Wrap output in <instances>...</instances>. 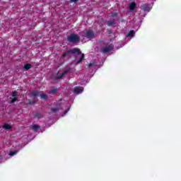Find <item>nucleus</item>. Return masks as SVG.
<instances>
[{
    "instance_id": "f257e3e1",
    "label": "nucleus",
    "mask_w": 181,
    "mask_h": 181,
    "mask_svg": "<svg viewBox=\"0 0 181 181\" xmlns=\"http://www.w3.org/2000/svg\"><path fill=\"white\" fill-rule=\"evenodd\" d=\"M70 53H76L78 57H76V59H79V60L77 61V64H80L82 62L83 60H84V54H81V51H80L78 49L75 48L73 49H71Z\"/></svg>"
},
{
    "instance_id": "6ab92c4d",
    "label": "nucleus",
    "mask_w": 181,
    "mask_h": 181,
    "mask_svg": "<svg viewBox=\"0 0 181 181\" xmlns=\"http://www.w3.org/2000/svg\"><path fill=\"white\" fill-rule=\"evenodd\" d=\"M39 94V92H37V90H34L33 92H32V95H33L34 97H36V95H37Z\"/></svg>"
},
{
    "instance_id": "9b49d317",
    "label": "nucleus",
    "mask_w": 181,
    "mask_h": 181,
    "mask_svg": "<svg viewBox=\"0 0 181 181\" xmlns=\"http://www.w3.org/2000/svg\"><path fill=\"white\" fill-rule=\"evenodd\" d=\"M69 71H70V70L67 69V70H65L64 72L62 73L61 76H59L57 79L59 78H62V77H64V75L65 74H67V73H69Z\"/></svg>"
},
{
    "instance_id": "f8f14e48",
    "label": "nucleus",
    "mask_w": 181,
    "mask_h": 181,
    "mask_svg": "<svg viewBox=\"0 0 181 181\" xmlns=\"http://www.w3.org/2000/svg\"><path fill=\"white\" fill-rule=\"evenodd\" d=\"M108 26H115V21H107Z\"/></svg>"
},
{
    "instance_id": "b1692460",
    "label": "nucleus",
    "mask_w": 181,
    "mask_h": 181,
    "mask_svg": "<svg viewBox=\"0 0 181 181\" xmlns=\"http://www.w3.org/2000/svg\"><path fill=\"white\" fill-rule=\"evenodd\" d=\"M71 2H77V0H71Z\"/></svg>"
},
{
    "instance_id": "aec40b11",
    "label": "nucleus",
    "mask_w": 181,
    "mask_h": 181,
    "mask_svg": "<svg viewBox=\"0 0 181 181\" xmlns=\"http://www.w3.org/2000/svg\"><path fill=\"white\" fill-rule=\"evenodd\" d=\"M88 67H95V63L90 62L88 65Z\"/></svg>"
},
{
    "instance_id": "4468645a",
    "label": "nucleus",
    "mask_w": 181,
    "mask_h": 181,
    "mask_svg": "<svg viewBox=\"0 0 181 181\" xmlns=\"http://www.w3.org/2000/svg\"><path fill=\"white\" fill-rule=\"evenodd\" d=\"M3 128L4 129H11V128H12V126H11L10 124H6L3 126Z\"/></svg>"
},
{
    "instance_id": "5701e85b",
    "label": "nucleus",
    "mask_w": 181,
    "mask_h": 181,
    "mask_svg": "<svg viewBox=\"0 0 181 181\" xmlns=\"http://www.w3.org/2000/svg\"><path fill=\"white\" fill-rule=\"evenodd\" d=\"M50 93H52V94H54V93H56V90H52Z\"/></svg>"
},
{
    "instance_id": "2eb2a0df",
    "label": "nucleus",
    "mask_w": 181,
    "mask_h": 181,
    "mask_svg": "<svg viewBox=\"0 0 181 181\" xmlns=\"http://www.w3.org/2000/svg\"><path fill=\"white\" fill-rule=\"evenodd\" d=\"M32 67V65L30 64H27L24 66V69L25 70H29V69H31Z\"/></svg>"
},
{
    "instance_id": "dca6fc26",
    "label": "nucleus",
    "mask_w": 181,
    "mask_h": 181,
    "mask_svg": "<svg viewBox=\"0 0 181 181\" xmlns=\"http://www.w3.org/2000/svg\"><path fill=\"white\" fill-rule=\"evenodd\" d=\"M35 118H42V113L40 112H37L34 115Z\"/></svg>"
},
{
    "instance_id": "20e7f679",
    "label": "nucleus",
    "mask_w": 181,
    "mask_h": 181,
    "mask_svg": "<svg viewBox=\"0 0 181 181\" xmlns=\"http://www.w3.org/2000/svg\"><path fill=\"white\" fill-rule=\"evenodd\" d=\"M84 91V88L80 87V86H76L74 88V93L75 94H81Z\"/></svg>"
},
{
    "instance_id": "412c9836",
    "label": "nucleus",
    "mask_w": 181,
    "mask_h": 181,
    "mask_svg": "<svg viewBox=\"0 0 181 181\" xmlns=\"http://www.w3.org/2000/svg\"><path fill=\"white\" fill-rule=\"evenodd\" d=\"M69 110H70L69 107L67 110H66L64 111V115H62V117L64 116V115H66V114H67V112H69Z\"/></svg>"
},
{
    "instance_id": "a211bd4d",
    "label": "nucleus",
    "mask_w": 181,
    "mask_h": 181,
    "mask_svg": "<svg viewBox=\"0 0 181 181\" xmlns=\"http://www.w3.org/2000/svg\"><path fill=\"white\" fill-rule=\"evenodd\" d=\"M134 35H135V31L131 30V31L128 33L127 36H134Z\"/></svg>"
},
{
    "instance_id": "39448f33",
    "label": "nucleus",
    "mask_w": 181,
    "mask_h": 181,
    "mask_svg": "<svg viewBox=\"0 0 181 181\" xmlns=\"http://www.w3.org/2000/svg\"><path fill=\"white\" fill-rule=\"evenodd\" d=\"M16 95H18V92L14 91L13 92L11 100L10 101L11 104L15 103L17 101L18 98H16Z\"/></svg>"
},
{
    "instance_id": "f03ea898",
    "label": "nucleus",
    "mask_w": 181,
    "mask_h": 181,
    "mask_svg": "<svg viewBox=\"0 0 181 181\" xmlns=\"http://www.w3.org/2000/svg\"><path fill=\"white\" fill-rule=\"evenodd\" d=\"M80 37L76 34H72L68 37V41L71 43H78Z\"/></svg>"
},
{
    "instance_id": "0eeeda50",
    "label": "nucleus",
    "mask_w": 181,
    "mask_h": 181,
    "mask_svg": "<svg viewBox=\"0 0 181 181\" xmlns=\"http://www.w3.org/2000/svg\"><path fill=\"white\" fill-rule=\"evenodd\" d=\"M151 9V6H149V5L148 4H144L143 6V11H144L145 12H149Z\"/></svg>"
},
{
    "instance_id": "f3484780",
    "label": "nucleus",
    "mask_w": 181,
    "mask_h": 181,
    "mask_svg": "<svg viewBox=\"0 0 181 181\" xmlns=\"http://www.w3.org/2000/svg\"><path fill=\"white\" fill-rule=\"evenodd\" d=\"M16 153H18V151H11L8 155L10 156H13V155H16Z\"/></svg>"
},
{
    "instance_id": "ddd939ff",
    "label": "nucleus",
    "mask_w": 181,
    "mask_h": 181,
    "mask_svg": "<svg viewBox=\"0 0 181 181\" xmlns=\"http://www.w3.org/2000/svg\"><path fill=\"white\" fill-rule=\"evenodd\" d=\"M40 97L43 100H47V95L46 93H42L40 95Z\"/></svg>"
},
{
    "instance_id": "7ed1b4c3",
    "label": "nucleus",
    "mask_w": 181,
    "mask_h": 181,
    "mask_svg": "<svg viewBox=\"0 0 181 181\" xmlns=\"http://www.w3.org/2000/svg\"><path fill=\"white\" fill-rule=\"evenodd\" d=\"M114 49V45H109L106 47H104L101 49V52L103 53H110L111 50Z\"/></svg>"
},
{
    "instance_id": "6e6552de",
    "label": "nucleus",
    "mask_w": 181,
    "mask_h": 181,
    "mask_svg": "<svg viewBox=\"0 0 181 181\" xmlns=\"http://www.w3.org/2000/svg\"><path fill=\"white\" fill-rule=\"evenodd\" d=\"M32 130L35 131V132H37V131L40 130V126L37 124H33L32 126Z\"/></svg>"
},
{
    "instance_id": "1a4fd4ad",
    "label": "nucleus",
    "mask_w": 181,
    "mask_h": 181,
    "mask_svg": "<svg viewBox=\"0 0 181 181\" xmlns=\"http://www.w3.org/2000/svg\"><path fill=\"white\" fill-rule=\"evenodd\" d=\"M60 107H61V105H60V103H59L57 107H52L51 109L52 112H57V111H59Z\"/></svg>"
},
{
    "instance_id": "423d86ee",
    "label": "nucleus",
    "mask_w": 181,
    "mask_h": 181,
    "mask_svg": "<svg viewBox=\"0 0 181 181\" xmlns=\"http://www.w3.org/2000/svg\"><path fill=\"white\" fill-rule=\"evenodd\" d=\"M85 36L88 39H93V37H94V33H93V31H87Z\"/></svg>"
},
{
    "instance_id": "4be33fe9",
    "label": "nucleus",
    "mask_w": 181,
    "mask_h": 181,
    "mask_svg": "<svg viewBox=\"0 0 181 181\" xmlns=\"http://www.w3.org/2000/svg\"><path fill=\"white\" fill-rule=\"evenodd\" d=\"M69 54V52H65L62 54V58L64 59V57H66V56H67Z\"/></svg>"
},
{
    "instance_id": "9d476101",
    "label": "nucleus",
    "mask_w": 181,
    "mask_h": 181,
    "mask_svg": "<svg viewBox=\"0 0 181 181\" xmlns=\"http://www.w3.org/2000/svg\"><path fill=\"white\" fill-rule=\"evenodd\" d=\"M135 8H136V4L135 3H131L129 4V10L130 11H134V9H135Z\"/></svg>"
}]
</instances>
